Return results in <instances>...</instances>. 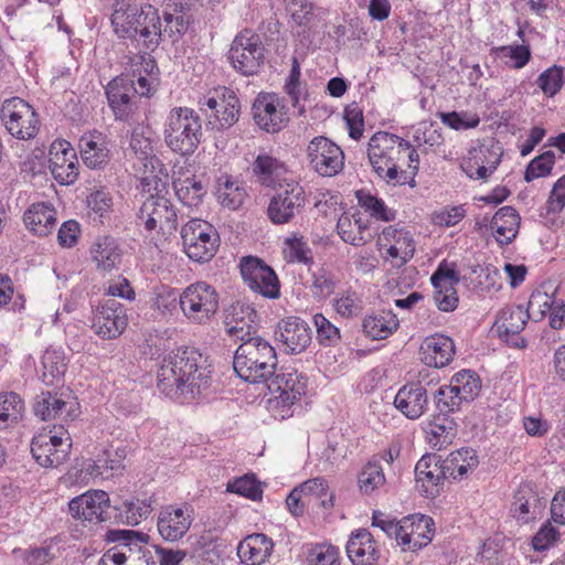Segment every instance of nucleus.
Wrapping results in <instances>:
<instances>
[{"label":"nucleus","instance_id":"nucleus-1","mask_svg":"<svg viewBox=\"0 0 565 565\" xmlns=\"http://www.w3.org/2000/svg\"><path fill=\"white\" fill-rule=\"evenodd\" d=\"M206 358L194 348H181L168 354L158 371V386L191 394L200 393L207 384L211 371Z\"/></svg>","mask_w":565,"mask_h":565},{"label":"nucleus","instance_id":"nucleus-2","mask_svg":"<svg viewBox=\"0 0 565 565\" xmlns=\"http://www.w3.org/2000/svg\"><path fill=\"white\" fill-rule=\"evenodd\" d=\"M111 24L119 36L140 40L151 51L162 41L161 20L158 10L150 4L139 7L118 0L111 14Z\"/></svg>","mask_w":565,"mask_h":565},{"label":"nucleus","instance_id":"nucleus-3","mask_svg":"<svg viewBox=\"0 0 565 565\" xmlns=\"http://www.w3.org/2000/svg\"><path fill=\"white\" fill-rule=\"evenodd\" d=\"M277 355L274 347L260 337H249L236 349L233 367L248 383H264L274 376Z\"/></svg>","mask_w":565,"mask_h":565},{"label":"nucleus","instance_id":"nucleus-4","mask_svg":"<svg viewBox=\"0 0 565 565\" xmlns=\"http://www.w3.org/2000/svg\"><path fill=\"white\" fill-rule=\"evenodd\" d=\"M151 130L141 126L136 127L130 136L129 147L136 157L134 174L140 180L143 192L159 190L162 179L168 172L161 160L154 154Z\"/></svg>","mask_w":565,"mask_h":565},{"label":"nucleus","instance_id":"nucleus-5","mask_svg":"<svg viewBox=\"0 0 565 565\" xmlns=\"http://www.w3.org/2000/svg\"><path fill=\"white\" fill-rule=\"evenodd\" d=\"M202 120L196 111L188 107L171 109L166 124L167 146L182 156L192 154L202 141Z\"/></svg>","mask_w":565,"mask_h":565},{"label":"nucleus","instance_id":"nucleus-6","mask_svg":"<svg viewBox=\"0 0 565 565\" xmlns=\"http://www.w3.org/2000/svg\"><path fill=\"white\" fill-rule=\"evenodd\" d=\"M179 305L189 320L205 323L217 312L220 295L212 285L196 281L179 295Z\"/></svg>","mask_w":565,"mask_h":565},{"label":"nucleus","instance_id":"nucleus-7","mask_svg":"<svg viewBox=\"0 0 565 565\" xmlns=\"http://www.w3.org/2000/svg\"><path fill=\"white\" fill-rule=\"evenodd\" d=\"M181 237L185 254L194 262H209L217 252L218 234L210 223L203 220H190L182 227Z\"/></svg>","mask_w":565,"mask_h":565},{"label":"nucleus","instance_id":"nucleus-8","mask_svg":"<svg viewBox=\"0 0 565 565\" xmlns=\"http://www.w3.org/2000/svg\"><path fill=\"white\" fill-rule=\"evenodd\" d=\"M307 200L302 185L294 180H282L281 183H278L277 191L269 201L268 218L276 225L290 223L302 213Z\"/></svg>","mask_w":565,"mask_h":565},{"label":"nucleus","instance_id":"nucleus-9","mask_svg":"<svg viewBox=\"0 0 565 565\" xmlns=\"http://www.w3.org/2000/svg\"><path fill=\"white\" fill-rule=\"evenodd\" d=\"M228 60L242 75L257 74L265 62V47L259 35L250 30L239 32L231 44Z\"/></svg>","mask_w":565,"mask_h":565},{"label":"nucleus","instance_id":"nucleus-10","mask_svg":"<svg viewBox=\"0 0 565 565\" xmlns=\"http://www.w3.org/2000/svg\"><path fill=\"white\" fill-rule=\"evenodd\" d=\"M166 180L162 179V185L154 190L156 194H150L141 204L137 217L138 224L143 225L149 232L157 231L171 233L177 230L178 216L174 206L170 200L160 193L166 188Z\"/></svg>","mask_w":565,"mask_h":565},{"label":"nucleus","instance_id":"nucleus-11","mask_svg":"<svg viewBox=\"0 0 565 565\" xmlns=\"http://www.w3.org/2000/svg\"><path fill=\"white\" fill-rule=\"evenodd\" d=\"M0 117L8 132L17 139L28 140L38 134V114L22 98L13 97L4 100Z\"/></svg>","mask_w":565,"mask_h":565},{"label":"nucleus","instance_id":"nucleus-12","mask_svg":"<svg viewBox=\"0 0 565 565\" xmlns=\"http://www.w3.org/2000/svg\"><path fill=\"white\" fill-rule=\"evenodd\" d=\"M252 114L257 127L269 134L282 130L289 121L284 100L274 93H259L253 103Z\"/></svg>","mask_w":565,"mask_h":565},{"label":"nucleus","instance_id":"nucleus-13","mask_svg":"<svg viewBox=\"0 0 565 565\" xmlns=\"http://www.w3.org/2000/svg\"><path fill=\"white\" fill-rule=\"evenodd\" d=\"M72 447L67 431L52 435V431L40 433L33 437L31 452L36 462L44 468H56L68 457Z\"/></svg>","mask_w":565,"mask_h":565},{"label":"nucleus","instance_id":"nucleus-14","mask_svg":"<svg viewBox=\"0 0 565 565\" xmlns=\"http://www.w3.org/2000/svg\"><path fill=\"white\" fill-rule=\"evenodd\" d=\"M407 150L408 141L396 135L379 131L370 139L367 157L374 171L381 173L384 166L397 163L405 158Z\"/></svg>","mask_w":565,"mask_h":565},{"label":"nucleus","instance_id":"nucleus-15","mask_svg":"<svg viewBox=\"0 0 565 565\" xmlns=\"http://www.w3.org/2000/svg\"><path fill=\"white\" fill-rule=\"evenodd\" d=\"M239 268L243 280L250 290L269 299H277L280 296L278 277L263 260L247 256L241 260Z\"/></svg>","mask_w":565,"mask_h":565},{"label":"nucleus","instance_id":"nucleus-16","mask_svg":"<svg viewBox=\"0 0 565 565\" xmlns=\"http://www.w3.org/2000/svg\"><path fill=\"white\" fill-rule=\"evenodd\" d=\"M307 154L310 167L322 177L337 175L344 167V153L341 148L322 136L309 142Z\"/></svg>","mask_w":565,"mask_h":565},{"label":"nucleus","instance_id":"nucleus-17","mask_svg":"<svg viewBox=\"0 0 565 565\" xmlns=\"http://www.w3.org/2000/svg\"><path fill=\"white\" fill-rule=\"evenodd\" d=\"M126 327V309L117 300L108 299L96 309L93 318V329L100 338L106 340L116 339Z\"/></svg>","mask_w":565,"mask_h":565},{"label":"nucleus","instance_id":"nucleus-18","mask_svg":"<svg viewBox=\"0 0 565 565\" xmlns=\"http://www.w3.org/2000/svg\"><path fill=\"white\" fill-rule=\"evenodd\" d=\"M188 507L167 505L159 512L157 527L160 536L167 542L181 540L190 530L193 518Z\"/></svg>","mask_w":565,"mask_h":565},{"label":"nucleus","instance_id":"nucleus-19","mask_svg":"<svg viewBox=\"0 0 565 565\" xmlns=\"http://www.w3.org/2000/svg\"><path fill=\"white\" fill-rule=\"evenodd\" d=\"M73 518L99 523L106 520L109 509V495L103 490H92L73 498L68 503Z\"/></svg>","mask_w":565,"mask_h":565},{"label":"nucleus","instance_id":"nucleus-20","mask_svg":"<svg viewBox=\"0 0 565 565\" xmlns=\"http://www.w3.org/2000/svg\"><path fill=\"white\" fill-rule=\"evenodd\" d=\"M50 170L61 184H72L78 177L75 150L66 141L54 142L50 149Z\"/></svg>","mask_w":565,"mask_h":565},{"label":"nucleus","instance_id":"nucleus-21","mask_svg":"<svg viewBox=\"0 0 565 565\" xmlns=\"http://www.w3.org/2000/svg\"><path fill=\"white\" fill-rule=\"evenodd\" d=\"M276 340L287 353L299 354L311 343V330L303 320L289 317L278 323Z\"/></svg>","mask_w":565,"mask_h":565},{"label":"nucleus","instance_id":"nucleus-22","mask_svg":"<svg viewBox=\"0 0 565 565\" xmlns=\"http://www.w3.org/2000/svg\"><path fill=\"white\" fill-rule=\"evenodd\" d=\"M268 388L279 393L276 398L282 406L290 407L305 394L307 379L296 370H285L268 380Z\"/></svg>","mask_w":565,"mask_h":565},{"label":"nucleus","instance_id":"nucleus-23","mask_svg":"<svg viewBox=\"0 0 565 565\" xmlns=\"http://www.w3.org/2000/svg\"><path fill=\"white\" fill-rule=\"evenodd\" d=\"M379 244L386 248L390 257L398 259L397 266L406 264L415 253L413 235L403 228L386 226L379 236Z\"/></svg>","mask_w":565,"mask_h":565},{"label":"nucleus","instance_id":"nucleus-24","mask_svg":"<svg viewBox=\"0 0 565 565\" xmlns=\"http://www.w3.org/2000/svg\"><path fill=\"white\" fill-rule=\"evenodd\" d=\"M109 107L116 119L126 120L135 109V83L126 78H114L106 87Z\"/></svg>","mask_w":565,"mask_h":565},{"label":"nucleus","instance_id":"nucleus-25","mask_svg":"<svg viewBox=\"0 0 565 565\" xmlns=\"http://www.w3.org/2000/svg\"><path fill=\"white\" fill-rule=\"evenodd\" d=\"M530 318L531 317L529 316L526 309H524L522 306L505 307L501 310L495 320L500 337L505 338V341L512 347L519 349L525 348L526 341L524 338L516 337L510 341L508 337L518 335L524 329Z\"/></svg>","mask_w":565,"mask_h":565},{"label":"nucleus","instance_id":"nucleus-26","mask_svg":"<svg viewBox=\"0 0 565 565\" xmlns=\"http://www.w3.org/2000/svg\"><path fill=\"white\" fill-rule=\"evenodd\" d=\"M148 535L132 530H109L106 533L107 542H115L117 545L109 548L104 554H124V564L132 558L150 551L145 544Z\"/></svg>","mask_w":565,"mask_h":565},{"label":"nucleus","instance_id":"nucleus-27","mask_svg":"<svg viewBox=\"0 0 565 565\" xmlns=\"http://www.w3.org/2000/svg\"><path fill=\"white\" fill-rule=\"evenodd\" d=\"M347 554L353 565H375L380 550L373 535L366 529H359L350 535Z\"/></svg>","mask_w":565,"mask_h":565},{"label":"nucleus","instance_id":"nucleus-28","mask_svg":"<svg viewBox=\"0 0 565 565\" xmlns=\"http://www.w3.org/2000/svg\"><path fill=\"white\" fill-rule=\"evenodd\" d=\"M433 519L426 515H413L404 519L403 535L399 545L403 551H417L433 539Z\"/></svg>","mask_w":565,"mask_h":565},{"label":"nucleus","instance_id":"nucleus-29","mask_svg":"<svg viewBox=\"0 0 565 565\" xmlns=\"http://www.w3.org/2000/svg\"><path fill=\"white\" fill-rule=\"evenodd\" d=\"M415 475L426 495L438 493V486L449 478L445 461L437 455H424L416 463Z\"/></svg>","mask_w":565,"mask_h":565},{"label":"nucleus","instance_id":"nucleus-30","mask_svg":"<svg viewBox=\"0 0 565 565\" xmlns=\"http://www.w3.org/2000/svg\"><path fill=\"white\" fill-rule=\"evenodd\" d=\"M428 404L427 392L420 383H409L401 387L395 396L394 405L407 418H419Z\"/></svg>","mask_w":565,"mask_h":565},{"label":"nucleus","instance_id":"nucleus-31","mask_svg":"<svg viewBox=\"0 0 565 565\" xmlns=\"http://www.w3.org/2000/svg\"><path fill=\"white\" fill-rule=\"evenodd\" d=\"M423 362L436 369L448 365L455 354V343L451 338L435 334L426 338L420 347Z\"/></svg>","mask_w":565,"mask_h":565},{"label":"nucleus","instance_id":"nucleus-32","mask_svg":"<svg viewBox=\"0 0 565 565\" xmlns=\"http://www.w3.org/2000/svg\"><path fill=\"white\" fill-rule=\"evenodd\" d=\"M200 104L214 111L220 128L231 127L238 120L241 108L239 100L234 92L226 87L222 88V96L220 98L207 97Z\"/></svg>","mask_w":565,"mask_h":565},{"label":"nucleus","instance_id":"nucleus-33","mask_svg":"<svg viewBox=\"0 0 565 565\" xmlns=\"http://www.w3.org/2000/svg\"><path fill=\"white\" fill-rule=\"evenodd\" d=\"M75 406V403L72 401H64L51 392H42L36 397L34 413L42 420H50L56 417L67 420L76 417Z\"/></svg>","mask_w":565,"mask_h":565},{"label":"nucleus","instance_id":"nucleus-34","mask_svg":"<svg viewBox=\"0 0 565 565\" xmlns=\"http://www.w3.org/2000/svg\"><path fill=\"white\" fill-rule=\"evenodd\" d=\"M273 548L271 539L263 533H254L238 544L237 554L248 565H260L271 555Z\"/></svg>","mask_w":565,"mask_h":565},{"label":"nucleus","instance_id":"nucleus-35","mask_svg":"<svg viewBox=\"0 0 565 565\" xmlns=\"http://www.w3.org/2000/svg\"><path fill=\"white\" fill-rule=\"evenodd\" d=\"M25 226L39 236H46L56 225V211L51 204L34 203L23 215Z\"/></svg>","mask_w":565,"mask_h":565},{"label":"nucleus","instance_id":"nucleus-36","mask_svg":"<svg viewBox=\"0 0 565 565\" xmlns=\"http://www.w3.org/2000/svg\"><path fill=\"white\" fill-rule=\"evenodd\" d=\"M520 227V215L512 206H503L497 211L491 221V228L495 239L501 245L510 244L516 236Z\"/></svg>","mask_w":565,"mask_h":565},{"label":"nucleus","instance_id":"nucleus-37","mask_svg":"<svg viewBox=\"0 0 565 565\" xmlns=\"http://www.w3.org/2000/svg\"><path fill=\"white\" fill-rule=\"evenodd\" d=\"M79 148L83 162L90 169H99L109 160V149L102 134L83 136Z\"/></svg>","mask_w":565,"mask_h":565},{"label":"nucleus","instance_id":"nucleus-38","mask_svg":"<svg viewBox=\"0 0 565 565\" xmlns=\"http://www.w3.org/2000/svg\"><path fill=\"white\" fill-rule=\"evenodd\" d=\"M427 440L433 448L438 450L452 443L457 434V425L448 415H435L425 429Z\"/></svg>","mask_w":565,"mask_h":565},{"label":"nucleus","instance_id":"nucleus-39","mask_svg":"<svg viewBox=\"0 0 565 565\" xmlns=\"http://www.w3.org/2000/svg\"><path fill=\"white\" fill-rule=\"evenodd\" d=\"M253 172L262 185L276 188L280 177L286 172L285 163L267 154H258L253 163Z\"/></svg>","mask_w":565,"mask_h":565},{"label":"nucleus","instance_id":"nucleus-40","mask_svg":"<svg viewBox=\"0 0 565 565\" xmlns=\"http://www.w3.org/2000/svg\"><path fill=\"white\" fill-rule=\"evenodd\" d=\"M92 258L102 271H110L120 262V252L115 238L99 237L92 246Z\"/></svg>","mask_w":565,"mask_h":565},{"label":"nucleus","instance_id":"nucleus-41","mask_svg":"<svg viewBox=\"0 0 565 565\" xmlns=\"http://www.w3.org/2000/svg\"><path fill=\"white\" fill-rule=\"evenodd\" d=\"M556 287L552 282H544L530 296L526 311L534 321L541 320L556 305Z\"/></svg>","mask_w":565,"mask_h":565},{"label":"nucleus","instance_id":"nucleus-42","mask_svg":"<svg viewBox=\"0 0 565 565\" xmlns=\"http://www.w3.org/2000/svg\"><path fill=\"white\" fill-rule=\"evenodd\" d=\"M303 494L307 504L313 503L323 509L334 505V495L329 492V484L322 477L309 479L297 487Z\"/></svg>","mask_w":565,"mask_h":565},{"label":"nucleus","instance_id":"nucleus-43","mask_svg":"<svg viewBox=\"0 0 565 565\" xmlns=\"http://www.w3.org/2000/svg\"><path fill=\"white\" fill-rule=\"evenodd\" d=\"M444 461L448 477L452 478H462L469 471H473L479 465L477 452L471 448H461L452 451Z\"/></svg>","mask_w":565,"mask_h":565},{"label":"nucleus","instance_id":"nucleus-44","mask_svg":"<svg viewBox=\"0 0 565 565\" xmlns=\"http://www.w3.org/2000/svg\"><path fill=\"white\" fill-rule=\"evenodd\" d=\"M398 327V319L392 311L367 316L363 320V330L372 339H385Z\"/></svg>","mask_w":565,"mask_h":565},{"label":"nucleus","instance_id":"nucleus-45","mask_svg":"<svg viewBox=\"0 0 565 565\" xmlns=\"http://www.w3.org/2000/svg\"><path fill=\"white\" fill-rule=\"evenodd\" d=\"M367 228L362 217L343 213L337 223V231L340 237L351 245H363L365 239L363 232Z\"/></svg>","mask_w":565,"mask_h":565},{"label":"nucleus","instance_id":"nucleus-46","mask_svg":"<svg viewBox=\"0 0 565 565\" xmlns=\"http://www.w3.org/2000/svg\"><path fill=\"white\" fill-rule=\"evenodd\" d=\"M41 364L42 380L46 385H53L55 380L62 377L67 366L64 352L56 349H47L42 355Z\"/></svg>","mask_w":565,"mask_h":565},{"label":"nucleus","instance_id":"nucleus-47","mask_svg":"<svg viewBox=\"0 0 565 565\" xmlns=\"http://www.w3.org/2000/svg\"><path fill=\"white\" fill-rule=\"evenodd\" d=\"M173 188L178 199L186 206H198L201 204L206 191L201 183L193 178L173 180Z\"/></svg>","mask_w":565,"mask_h":565},{"label":"nucleus","instance_id":"nucleus-48","mask_svg":"<svg viewBox=\"0 0 565 565\" xmlns=\"http://www.w3.org/2000/svg\"><path fill=\"white\" fill-rule=\"evenodd\" d=\"M450 385L455 388L462 402L472 401L478 396L481 388L479 376L470 370H462L456 373L451 377Z\"/></svg>","mask_w":565,"mask_h":565},{"label":"nucleus","instance_id":"nucleus-49","mask_svg":"<svg viewBox=\"0 0 565 565\" xmlns=\"http://www.w3.org/2000/svg\"><path fill=\"white\" fill-rule=\"evenodd\" d=\"M24 412V402L14 392L0 394V427L17 423Z\"/></svg>","mask_w":565,"mask_h":565},{"label":"nucleus","instance_id":"nucleus-50","mask_svg":"<svg viewBox=\"0 0 565 565\" xmlns=\"http://www.w3.org/2000/svg\"><path fill=\"white\" fill-rule=\"evenodd\" d=\"M385 480L383 468L377 463V458L367 461L358 478L360 490L365 494H370L384 486Z\"/></svg>","mask_w":565,"mask_h":565},{"label":"nucleus","instance_id":"nucleus-51","mask_svg":"<svg viewBox=\"0 0 565 565\" xmlns=\"http://www.w3.org/2000/svg\"><path fill=\"white\" fill-rule=\"evenodd\" d=\"M292 20L299 25L311 29L319 20V8L312 0H287Z\"/></svg>","mask_w":565,"mask_h":565},{"label":"nucleus","instance_id":"nucleus-52","mask_svg":"<svg viewBox=\"0 0 565 565\" xmlns=\"http://www.w3.org/2000/svg\"><path fill=\"white\" fill-rule=\"evenodd\" d=\"M285 258L291 263H301L305 265L313 262L311 249L302 236L294 234L285 239Z\"/></svg>","mask_w":565,"mask_h":565},{"label":"nucleus","instance_id":"nucleus-53","mask_svg":"<svg viewBox=\"0 0 565 565\" xmlns=\"http://www.w3.org/2000/svg\"><path fill=\"white\" fill-rule=\"evenodd\" d=\"M333 307L341 317L352 318L362 312L363 300L356 291L345 290L334 298Z\"/></svg>","mask_w":565,"mask_h":565},{"label":"nucleus","instance_id":"nucleus-54","mask_svg":"<svg viewBox=\"0 0 565 565\" xmlns=\"http://www.w3.org/2000/svg\"><path fill=\"white\" fill-rule=\"evenodd\" d=\"M340 284L339 276L327 267L319 268L312 275L313 294L321 298L331 296Z\"/></svg>","mask_w":565,"mask_h":565},{"label":"nucleus","instance_id":"nucleus-55","mask_svg":"<svg viewBox=\"0 0 565 565\" xmlns=\"http://www.w3.org/2000/svg\"><path fill=\"white\" fill-rule=\"evenodd\" d=\"M164 29H162V39L169 36L172 41L185 34L193 22L191 14H174L169 10L163 12Z\"/></svg>","mask_w":565,"mask_h":565},{"label":"nucleus","instance_id":"nucleus-56","mask_svg":"<svg viewBox=\"0 0 565 565\" xmlns=\"http://www.w3.org/2000/svg\"><path fill=\"white\" fill-rule=\"evenodd\" d=\"M245 195V190L228 179L220 183L216 191L218 202L230 210H237L243 204Z\"/></svg>","mask_w":565,"mask_h":565},{"label":"nucleus","instance_id":"nucleus-57","mask_svg":"<svg viewBox=\"0 0 565 565\" xmlns=\"http://www.w3.org/2000/svg\"><path fill=\"white\" fill-rule=\"evenodd\" d=\"M356 196L359 204L369 211L372 216L386 222L395 218L396 212L390 209L382 199L363 191H359Z\"/></svg>","mask_w":565,"mask_h":565},{"label":"nucleus","instance_id":"nucleus-58","mask_svg":"<svg viewBox=\"0 0 565 565\" xmlns=\"http://www.w3.org/2000/svg\"><path fill=\"white\" fill-rule=\"evenodd\" d=\"M554 162L555 154L552 150H547L542 154L535 157L526 167L524 180L526 182H531L537 178L548 175L552 171Z\"/></svg>","mask_w":565,"mask_h":565},{"label":"nucleus","instance_id":"nucleus-59","mask_svg":"<svg viewBox=\"0 0 565 565\" xmlns=\"http://www.w3.org/2000/svg\"><path fill=\"white\" fill-rule=\"evenodd\" d=\"M227 491L241 494L250 500H259L263 495L260 482L256 480L255 476L245 475L235 479L227 484Z\"/></svg>","mask_w":565,"mask_h":565},{"label":"nucleus","instance_id":"nucleus-60","mask_svg":"<svg viewBox=\"0 0 565 565\" xmlns=\"http://www.w3.org/2000/svg\"><path fill=\"white\" fill-rule=\"evenodd\" d=\"M309 565H339V550L330 544H317L308 550Z\"/></svg>","mask_w":565,"mask_h":565},{"label":"nucleus","instance_id":"nucleus-61","mask_svg":"<svg viewBox=\"0 0 565 565\" xmlns=\"http://www.w3.org/2000/svg\"><path fill=\"white\" fill-rule=\"evenodd\" d=\"M435 399L441 415H448L459 409L462 403V399L450 384L440 386L435 394Z\"/></svg>","mask_w":565,"mask_h":565},{"label":"nucleus","instance_id":"nucleus-62","mask_svg":"<svg viewBox=\"0 0 565 565\" xmlns=\"http://www.w3.org/2000/svg\"><path fill=\"white\" fill-rule=\"evenodd\" d=\"M563 83V70L556 65L544 71L536 81L543 93L551 97L559 92Z\"/></svg>","mask_w":565,"mask_h":565},{"label":"nucleus","instance_id":"nucleus-63","mask_svg":"<svg viewBox=\"0 0 565 565\" xmlns=\"http://www.w3.org/2000/svg\"><path fill=\"white\" fill-rule=\"evenodd\" d=\"M313 322L317 329V338L321 344L332 345L340 339L339 329L332 324L323 315L313 316Z\"/></svg>","mask_w":565,"mask_h":565},{"label":"nucleus","instance_id":"nucleus-64","mask_svg":"<svg viewBox=\"0 0 565 565\" xmlns=\"http://www.w3.org/2000/svg\"><path fill=\"white\" fill-rule=\"evenodd\" d=\"M344 119L349 128V136L359 140L364 130L363 111L358 103H351L344 109Z\"/></svg>","mask_w":565,"mask_h":565}]
</instances>
